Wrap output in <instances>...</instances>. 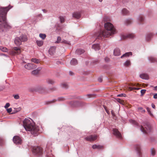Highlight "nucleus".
I'll use <instances>...</instances> for the list:
<instances>
[{
  "label": "nucleus",
  "mask_w": 157,
  "mask_h": 157,
  "mask_svg": "<svg viewBox=\"0 0 157 157\" xmlns=\"http://www.w3.org/2000/svg\"><path fill=\"white\" fill-rule=\"evenodd\" d=\"M104 26L105 29L100 30L98 33L95 34L94 36V38L103 40L116 33L115 29L113 25L110 22L105 23Z\"/></svg>",
  "instance_id": "obj_1"
},
{
  "label": "nucleus",
  "mask_w": 157,
  "mask_h": 157,
  "mask_svg": "<svg viewBox=\"0 0 157 157\" xmlns=\"http://www.w3.org/2000/svg\"><path fill=\"white\" fill-rule=\"evenodd\" d=\"M23 126L25 130L30 132L32 134L37 135L39 131V128L30 120L25 118L23 121Z\"/></svg>",
  "instance_id": "obj_2"
},
{
  "label": "nucleus",
  "mask_w": 157,
  "mask_h": 157,
  "mask_svg": "<svg viewBox=\"0 0 157 157\" xmlns=\"http://www.w3.org/2000/svg\"><path fill=\"white\" fill-rule=\"evenodd\" d=\"M12 7L10 5L8 6L0 7V20H6L7 13Z\"/></svg>",
  "instance_id": "obj_3"
},
{
  "label": "nucleus",
  "mask_w": 157,
  "mask_h": 157,
  "mask_svg": "<svg viewBox=\"0 0 157 157\" xmlns=\"http://www.w3.org/2000/svg\"><path fill=\"white\" fill-rule=\"evenodd\" d=\"M11 28V26L6 21V20H0V31L4 32L5 30Z\"/></svg>",
  "instance_id": "obj_4"
},
{
  "label": "nucleus",
  "mask_w": 157,
  "mask_h": 157,
  "mask_svg": "<svg viewBox=\"0 0 157 157\" xmlns=\"http://www.w3.org/2000/svg\"><path fill=\"white\" fill-rule=\"evenodd\" d=\"M151 129V125L148 123H146L143 126H141L140 128V130L144 134L150 132Z\"/></svg>",
  "instance_id": "obj_5"
},
{
  "label": "nucleus",
  "mask_w": 157,
  "mask_h": 157,
  "mask_svg": "<svg viewBox=\"0 0 157 157\" xmlns=\"http://www.w3.org/2000/svg\"><path fill=\"white\" fill-rule=\"evenodd\" d=\"M52 143L51 142H48L46 148L45 150V152L46 153L47 157H53V156L51 154Z\"/></svg>",
  "instance_id": "obj_6"
},
{
  "label": "nucleus",
  "mask_w": 157,
  "mask_h": 157,
  "mask_svg": "<svg viewBox=\"0 0 157 157\" xmlns=\"http://www.w3.org/2000/svg\"><path fill=\"white\" fill-rule=\"evenodd\" d=\"M33 153L38 156H40L42 154V149L39 147H35L33 148Z\"/></svg>",
  "instance_id": "obj_7"
},
{
  "label": "nucleus",
  "mask_w": 157,
  "mask_h": 157,
  "mask_svg": "<svg viewBox=\"0 0 157 157\" xmlns=\"http://www.w3.org/2000/svg\"><path fill=\"white\" fill-rule=\"evenodd\" d=\"M13 141L14 143L16 144H21L22 143V140L21 137L16 136L13 138Z\"/></svg>",
  "instance_id": "obj_8"
},
{
  "label": "nucleus",
  "mask_w": 157,
  "mask_h": 157,
  "mask_svg": "<svg viewBox=\"0 0 157 157\" xmlns=\"http://www.w3.org/2000/svg\"><path fill=\"white\" fill-rule=\"evenodd\" d=\"M25 69L31 70L35 69L36 68V65L34 64L30 63H28L25 65Z\"/></svg>",
  "instance_id": "obj_9"
},
{
  "label": "nucleus",
  "mask_w": 157,
  "mask_h": 157,
  "mask_svg": "<svg viewBox=\"0 0 157 157\" xmlns=\"http://www.w3.org/2000/svg\"><path fill=\"white\" fill-rule=\"evenodd\" d=\"M134 148L137 154L140 156L141 154V145L140 144H136L134 145Z\"/></svg>",
  "instance_id": "obj_10"
},
{
  "label": "nucleus",
  "mask_w": 157,
  "mask_h": 157,
  "mask_svg": "<svg viewBox=\"0 0 157 157\" xmlns=\"http://www.w3.org/2000/svg\"><path fill=\"white\" fill-rule=\"evenodd\" d=\"M97 138V136L96 135H91L89 136H87L85 138L86 140L89 141H92L96 140Z\"/></svg>",
  "instance_id": "obj_11"
},
{
  "label": "nucleus",
  "mask_w": 157,
  "mask_h": 157,
  "mask_svg": "<svg viewBox=\"0 0 157 157\" xmlns=\"http://www.w3.org/2000/svg\"><path fill=\"white\" fill-rule=\"evenodd\" d=\"M113 133L114 135L116 136L120 139H121L122 138V135L120 132L117 129H113Z\"/></svg>",
  "instance_id": "obj_12"
},
{
  "label": "nucleus",
  "mask_w": 157,
  "mask_h": 157,
  "mask_svg": "<svg viewBox=\"0 0 157 157\" xmlns=\"http://www.w3.org/2000/svg\"><path fill=\"white\" fill-rule=\"evenodd\" d=\"M72 16L74 18L78 19L81 17V12L78 11L72 13Z\"/></svg>",
  "instance_id": "obj_13"
},
{
  "label": "nucleus",
  "mask_w": 157,
  "mask_h": 157,
  "mask_svg": "<svg viewBox=\"0 0 157 157\" xmlns=\"http://www.w3.org/2000/svg\"><path fill=\"white\" fill-rule=\"evenodd\" d=\"M21 38L19 37H17L15 38L14 43L17 45H20L21 44Z\"/></svg>",
  "instance_id": "obj_14"
},
{
  "label": "nucleus",
  "mask_w": 157,
  "mask_h": 157,
  "mask_svg": "<svg viewBox=\"0 0 157 157\" xmlns=\"http://www.w3.org/2000/svg\"><path fill=\"white\" fill-rule=\"evenodd\" d=\"M56 48L54 47H51L48 50V52L49 54L52 55L55 52Z\"/></svg>",
  "instance_id": "obj_15"
},
{
  "label": "nucleus",
  "mask_w": 157,
  "mask_h": 157,
  "mask_svg": "<svg viewBox=\"0 0 157 157\" xmlns=\"http://www.w3.org/2000/svg\"><path fill=\"white\" fill-rule=\"evenodd\" d=\"M113 54L115 56H119L121 54L119 48H116L113 51Z\"/></svg>",
  "instance_id": "obj_16"
},
{
  "label": "nucleus",
  "mask_w": 157,
  "mask_h": 157,
  "mask_svg": "<svg viewBox=\"0 0 157 157\" xmlns=\"http://www.w3.org/2000/svg\"><path fill=\"white\" fill-rule=\"evenodd\" d=\"M92 147L93 149H100L103 148V146L100 145L94 144L93 145Z\"/></svg>",
  "instance_id": "obj_17"
},
{
  "label": "nucleus",
  "mask_w": 157,
  "mask_h": 157,
  "mask_svg": "<svg viewBox=\"0 0 157 157\" xmlns=\"http://www.w3.org/2000/svg\"><path fill=\"white\" fill-rule=\"evenodd\" d=\"M92 48L95 51L98 50L100 49V47L98 44H94L92 45Z\"/></svg>",
  "instance_id": "obj_18"
},
{
  "label": "nucleus",
  "mask_w": 157,
  "mask_h": 157,
  "mask_svg": "<svg viewBox=\"0 0 157 157\" xmlns=\"http://www.w3.org/2000/svg\"><path fill=\"white\" fill-rule=\"evenodd\" d=\"M129 11L126 9H123L121 11V13L123 15H125L128 14Z\"/></svg>",
  "instance_id": "obj_19"
},
{
  "label": "nucleus",
  "mask_w": 157,
  "mask_h": 157,
  "mask_svg": "<svg viewBox=\"0 0 157 157\" xmlns=\"http://www.w3.org/2000/svg\"><path fill=\"white\" fill-rule=\"evenodd\" d=\"M19 37L21 38V41L22 42L25 41L27 40L26 36L25 35H21Z\"/></svg>",
  "instance_id": "obj_20"
},
{
  "label": "nucleus",
  "mask_w": 157,
  "mask_h": 157,
  "mask_svg": "<svg viewBox=\"0 0 157 157\" xmlns=\"http://www.w3.org/2000/svg\"><path fill=\"white\" fill-rule=\"evenodd\" d=\"M140 77L143 79H147L148 78V75L146 74H141L140 75Z\"/></svg>",
  "instance_id": "obj_21"
},
{
  "label": "nucleus",
  "mask_w": 157,
  "mask_h": 157,
  "mask_svg": "<svg viewBox=\"0 0 157 157\" xmlns=\"http://www.w3.org/2000/svg\"><path fill=\"white\" fill-rule=\"evenodd\" d=\"M152 36L153 34L152 33L147 34L146 36L145 39L147 41H149Z\"/></svg>",
  "instance_id": "obj_22"
},
{
  "label": "nucleus",
  "mask_w": 157,
  "mask_h": 157,
  "mask_svg": "<svg viewBox=\"0 0 157 157\" xmlns=\"http://www.w3.org/2000/svg\"><path fill=\"white\" fill-rule=\"evenodd\" d=\"M41 70L40 68H38L36 69L33 70L31 72V74L33 75H36L38 74L39 71Z\"/></svg>",
  "instance_id": "obj_23"
},
{
  "label": "nucleus",
  "mask_w": 157,
  "mask_h": 157,
  "mask_svg": "<svg viewBox=\"0 0 157 157\" xmlns=\"http://www.w3.org/2000/svg\"><path fill=\"white\" fill-rule=\"evenodd\" d=\"M84 51L82 49H77L76 52L75 53L78 55H81L82 54L84 53Z\"/></svg>",
  "instance_id": "obj_24"
},
{
  "label": "nucleus",
  "mask_w": 157,
  "mask_h": 157,
  "mask_svg": "<svg viewBox=\"0 0 157 157\" xmlns=\"http://www.w3.org/2000/svg\"><path fill=\"white\" fill-rule=\"evenodd\" d=\"M13 49L16 52H14L15 54H19L21 52V49L20 48L18 47H14Z\"/></svg>",
  "instance_id": "obj_25"
},
{
  "label": "nucleus",
  "mask_w": 157,
  "mask_h": 157,
  "mask_svg": "<svg viewBox=\"0 0 157 157\" xmlns=\"http://www.w3.org/2000/svg\"><path fill=\"white\" fill-rule=\"evenodd\" d=\"M135 36L134 34L133 33H129L126 36V38H134Z\"/></svg>",
  "instance_id": "obj_26"
},
{
  "label": "nucleus",
  "mask_w": 157,
  "mask_h": 157,
  "mask_svg": "<svg viewBox=\"0 0 157 157\" xmlns=\"http://www.w3.org/2000/svg\"><path fill=\"white\" fill-rule=\"evenodd\" d=\"M132 55V53L131 52H126V53H125L124 54L122 55L121 57V58H123V57H128V56H129L130 55H131V56Z\"/></svg>",
  "instance_id": "obj_27"
},
{
  "label": "nucleus",
  "mask_w": 157,
  "mask_h": 157,
  "mask_svg": "<svg viewBox=\"0 0 157 157\" xmlns=\"http://www.w3.org/2000/svg\"><path fill=\"white\" fill-rule=\"evenodd\" d=\"M70 63L71 65H75L77 64V61L76 59L73 58L71 60Z\"/></svg>",
  "instance_id": "obj_28"
},
{
  "label": "nucleus",
  "mask_w": 157,
  "mask_h": 157,
  "mask_svg": "<svg viewBox=\"0 0 157 157\" xmlns=\"http://www.w3.org/2000/svg\"><path fill=\"white\" fill-rule=\"evenodd\" d=\"M43 41L42 40H36V43L38 46L40 47L42 46L43 44Z\"/></svg>",
  "instance_id": "obj_29"
},
{
  "label": "nucleus",
  "mask_w": 157,
  "mask_h": 157,
  "mask_svg": "<svg viewBox=\"0 0 157 157\" xmlns=\"http://www.w3.org/2000/svg\"><path fill=\"white\" fill-rule=\"evenodd\" d=\"M149 60L151 63H154L156 61V59L154 57L150 56L148 57Z\"/></svg>",
  "instance_id": "obj_30"
},
{
  "label": "nucleus",
  "mask_w": 157,
  "mask_h": 157,
  "mask_svg": "<svg viewBox=\"0 0 157 157\" xmlns=\"http://www.w3.org/2000/svg\"><path fill=\"white\" fill-rule=\"evenodd\" d=\"M131 65L130 61L129 60H128L126 61L124 63V66L128 67Z\"/></svg>",
  "instance_id": "obj_31"
},
{
  "label": "nucleus",
  "mask_w": 157,
  "mask_h": 157,
  "mask_svg": "<svg viewBox=\"0 0 157 157\" xmlns=\"http://www.w3.org/2000/svg\"><path fill=\"white\" fill-rule=\"evenodd\" d=\"M31 61L32 62L35 63H39V59L36 58H32L31 59Z\"/></svg>",
  "instance_id": "obj_32"
},
{
  "label": "nucleus",
  "mask_w": 157,
  "mask_h": 157,
  "mask_svg": "<svg viewBox=\"0 0 157 157\" xmlns=\"http://www.w3.org/2000/svg\"><path fill=\"white\" fill-rule=\"evenodd\" d=\"M39 36L42 39H44L46 37V35L45 34L40 33Z\"/></svg>",
  "instance_id": "obj_33"
},
{
  "label": "nucleus",
  "mask_w": 157,
  "mask_h": 157,
  "mask_svg": "<svg viewBox=\"0 0 157 157\" xmlns=\"http://www.w3.org/2000/svg\"><path fill=\"white\" fill-rule=\"evenodd\" d=\"M0 49L3 52H7L8 51V49L7 48L5 47H4L2 46L0 47Z\"/></svg>",
  "instance_id": "obj_34"
},
{
  "label": "nucleus",
  "mask_w": 157,
  "mask_h": 157,
  "mask_svg": "<svg viewBox=\"0 0 157 157\" xmlns=\"http://www.w3.org/2000/svg\"><path fill=\"white\" fill-rule=\"evenodd\" d=\"M129 122L132 124L134 125H137V122L134 120L131 119L129 120Z\"/></svg>",
  "instance_id": "obj_35"
},
{
  "label": "nucleus",
  "mask_w": 157,
  "mask_h": 157,
  "mask_svg": "<svg viewBox=\"0 0 157 157\" xmlns=\"http://www.w3.org/2000/svg\"><path fill=\"white\" fill-rule=\"evenodd\" d=\"M147 110L148 113L151 116H153V115L151 112V111L150 110L151 109L148 107H147Z\"/></svg>",
  "instance_id": "obj_36"
},
{
  "label": "nucleus",
  "mask_w": 157,
  "mask_h": 157,
  "mask_svg": "<svg viewBox=\"0 0 157 157\" xmlns=\"http://www.w3.org/2000/svg\"><path fill=\"white\" fill-rule=\"evenodd\" d=\"M151 155L153 156H154L155 155V149L153 148L151 149Z\"/></svg>",
  "instance_id": "obj_37"
},
{
  "label": "nucleus",
  "mask_w": 157,
  "mask_h": 157,
  "mask_svg": "<svg viewBox=\"0 0 157 157\" xmlns=\"http://www.w3.org/2000/svg\"><path fill=\"white\" fill-rule=\"evenodd\" d=\"M132 23L131 20H125V23L127 25L130 24Z\"/></svg>",
  "instance_id": "obj_38"
},
{
  "label": "nucleus",
  "mask_w": 157,
  "mask_h": 157,
  "mask_svg": "<svg viewBox=\"0 0 157 157\" xmlns=\"http://www.w3.org/2000/svg\"><path fill=\"white\" fill-rule=\"evenodd\" d=\"M47 82L49 84H53L54 83V82L52 80L49 79L47 81Z\"/></svg>",
  "instance_id": "obj_39"
},
{
  "label": "nucleus",
  "mask_w": 157,
  "mask_h": 157,
  "mask_svg": "<svg viewBox=\"0 0 157 157\" xmlns=\"http://www.w3.org/2000/svg\"><path fill=\"white\" fill-rule=\"evenodd\" d=\"M61 86L63 88H67L68 87L66 83H62L61 84Z\"/></svg>",
  "instance_id": "obj_40"
},
{
  "label": "nucleus",
  "mask_w": 157,
  "mask_h": 157,
  "mask_svg": "<svg viewBox=\"0 0 157 157\" xmlns=\"http://www.w3.org/2000/svg\"><path fill=\"white\" fill-rule=\"evenodd\" d=\"M61 41V38L60 37L58 36L57 38V40L56 42V43H59Z\"/></svg>",
  "instance_id": "obj_41"
},
{
  "label": "nucleus",
  "mask_w": 157,
  "mask_h": 157,
  "mask_svg": "<svg viewBox=\"0 0 157 157\" xmlns=\"http://www.w3.org/2000/svg\"><path fill=\"white\" fill-rule=\"evenodd\" d=\"M146 91V90L143 89L141 90L140 91L141 95H143L145 93Z\"/></svg>",
  "instance_id": "obj_42"
},
{
  "label": "nucleus",
  "mask_w": 157,
  "mask_h": 157,
  "mask_svg": "<svg viewBox=\"0 0 157 157\" xmlns=\"http://www.w3.org/2000/svg\"><path fill=\"white\" fill-rule=\"evenodd\" d=\"M62 43H64V44H70V43L69 42V41H67L66 40H63L61 42Z\"/></svg>",
  "instance_id": "obj_43"
},
{
  "label": "nucleus",
  "mask_w": 157,
  "mask_h": 157,
  "mask_svg": "<svg viewBox=\"0 0 157 157\" xmlns=\"http://www.w3.org/2000/svg\"><path fill=\"white\" fill-rule=\"evenodd\" d=\"M59 18L60 20H65L66 18V17L65 16H60L59 17Z\"/></svg>",
  "instance_id": "obj_44"
},
{
  "label": "nucleus",
  "mask_w": 157,
  "mask_h": 157,
  "mask_svg": "<svg viewBox=\"0 0 157 157\" xmlns=\"http://www.w3.org/2000/svg\"><path fill=\"white\" fill-rule=\"evenodd\" d=\"M144 19V16L142 15H141L139 16L138 20H143Z\"/></svg>",
  "instance_id": "obj_45"
},
{
  "label": "nucleus",
  "mask_w": 157,
  "mask_h": 157,
  "mask_svg": "<svg viewBox=\"0 0 157 157\" xmlns=\"http://www.w3.org/2000/svg\"><path fill=\"white\" fill-rule=\"evenodd\" d=\"M10 106V104L9 103H7L6 104L4 107L5 109H7Z\"/></svg>",
  "instance_id": "obj_46"
},
{
  "label": "nucleus",
  "mask_w": 157,
  "mask_h": 157,
  "mask_svg": "<svg viewBox=\"0 0 157 157\" xmlns=\"http://www.w3.org/2000/svg\"><path fill=\"white\" fill-rule=\"evenodd\" d=\"M110 19V18L109 17L105 15L104 17L103 20H109Z\"/></svg>",
  "instance_id": "obj_47"
},
{
  "label": "nucleus",
  "mask_w": 157,
  "mask_h": 157,
  "mask_svg": "<svg viewBox=\"0 0 157 157\" xmlns=\"http://www.w3.org/2000/svg\"><path fill=\"white\" fill-rule=\"evenodd\" d=\"M139 110H140L141 111V112L142 113H144L145 112V110L142 107L139 108Z\"/></svg>",
  "instance_id": "obj_48"
},
{
  "label": "nucleus",
  "mask_w": 157,
  "mask_h": 157,
  "mask_svg": "<svg viewBox=\"0 0 157 157\" xmlns=\"http://www.w3.org/2000/svg\"><path fill=\"white\" fill-rule=\"evenodd\" d=\"M14 98L16 99H18L19 98V96L17 94L14 95Z\"/></svg>",
  "instance_id": "obj_49"
},
{
  "label": "nucleus",
  "mask_w": 157,
  "mask_h": 157,
  "mask_svg": "<svg viewBox=\"0 0 157 157\" xmlns=\"http://www.w3.org/2000/svg\"><path fill=\"white\" fill-rule=\"evenodd\" d=\"M7 111L8 113H10L12 111V109L11 108H9V109H7Z\"/></svg>",
  "instance_id": "obj_50"
},
{
  "label": "nucleus",
  "mask_w": 157,
  "mask_h": 157,
  "mask_svg": "<svg viewBox=\"0 0 157 157\" xmlns=\"http://www.w3.org/2000/svg\"><path fill=\"white\" fill-rule=\"evenodd\" d=\"M3 140L0 137V145H2L3 143Z\"/></svg>",
  "instance_id": "obj_51"
},
{
  "label": "nucleus",
  "mask_w": 157,
  "mask_h": 157,
  "mask_svg": "<svg viewBox=\"0 0 157 157\" xmlns=\"http://www.w3.org/2000/svg\"><path fill=\"white\" fill-rule=\"evenodd\" d=\"M40 90H39L40 92L41 93H43L44 92V89L43 87H41L40 88Z\"/></svg>",
  "instance_id": "obj_52"
},
{
  "label": "nucleus",
  "mask_w": 157,
  "mask_h": 157,
  "mask_svg": "<svg viewBox=\"0 0 157 157\" xmlns=\"http://www.w3.org/2000/svg\"><path fill=\"white\" fill-rule=\"evenodd\" d=\"M20 110V108H19L18 109H16L14 113L13 112L12 113V114H13V113H17V112H18V111H19Z\"/></svg>",
  "instance_id": "obj_53"
},
{
  "label": "nucleus",
  "mask_w": 157,
  "mask_h": 157,
  "mask_svg": "<svg viewBox=\"0 0 157 157\" xmlns=\"http://www.w3.org/2000/svg\"><path fill=\"white\" fill-rule=\"evenodd\" d=\"M109 58L107 57H106L105 58V62H108L109 61Z\"/></svg>",
  "instance_id": "obj_54"
},
{
  "label": "nucleus",
  "mask_w": 157,
  "mask_h": 157,
  "mask_svg": "<svg viewBox=\"0 0 157 157\" xmlns=\"http://www.w3.org/2000/svg\"><path fill=\"white\" fill-rule=\"evenodd\" d=\"M98 81L99 82H102V78L101 77H100V78H98Z\"/></svg>",
  "instance_id": "obj_55"
},
{
  "label": "nucleus",
  "mask_w": 157,
  "mask_h": 157,
  "mask_svg": "<svg viewBox=\"0 0 157 157\" xmlns=\"http://www.w3.org/2000/svg\"><path fill=\"white\" fill-rule=\"evenodd\" d=\"M128 89L130 90H134V87H129L128 88Z\"/></svg>",
  "instance_id": "obj_56"
},
{
  "label": "nucleus",
  "mask_w": 157,
  "mask_h": 157,
  "mask_svg": "<svg viewBox=\"0 0 157 157\" xmlns=\"http://www.w3.org/2000/svg\"><path fill=\"white\" fill-rule=\"evenodd\" d=\"M153 98L155 99L157 98V93L155 94L153 96Z\"/></svg>",
  "instance_id": "obj_57"
},
{
  "label": "nucleus",
  "mask_w": 157,
  "mask_h": 157,
  "mask_svg": "<svg viewBox=\"0 0 157 157\" xmlns=\"http://www.w3.org/2000/svg\"><path fill=\"white\" fill-rule=\"evenodd\" d=\"M111 114H112V115H113V116H115V115L113 111V110H112V111H111Z\"/></svg>",
  "instance_id": "obj_58"
},
{
  "label": "nucleus",
  "mask_w": 157,
  "mask_h": 157,
  "mask_svg": "<svg viewBox=\"0 0 157 157\" xmlns=\"http://www.w3.org/2000/svg\"><path fill=\"white\" fill-rule=\"evenodd\" d=\"M69 74L71 75H74V73L72 71H70L69 72Z\"/></svg>",
  "instance_id": "obj_59"
},
{
  "label": "nucleus",
  "mask_w": 157,
  "mask_h": 157,
  "mask_svg": "<svg viewBox=\"0 0 157 157\" xmlns=\"http://www.w3.org/2000/svg\"><path fill=\"white\" fill-rule=\"evenodd\" d=\"M124 95H125V94H119V95H118V96L121 97V96H123Z\"/></svg>",
  "instance_id": "obj_60"
},
{
  "label": "nucleus",
  "mask_w": 157,
  "mask_h": 157,
  "mask_svg": "<svg viewBox=\"0 0 157 157\" xmlns=\"http://www.w3.org/2000/svg\"><path fill=\"white\" fill-rule=\"evenodd\" d=\"M151 106L152 108L154 109L155 108V105L153 103L151 104Z\"/></svg>",
  "instance_id": "obj_61"
},
{
  "label": "nucleus",
  "mask_w": 157,
  "mask_h": 157,
  "mask_svg": "<svg viewBox=\"0 0 157 157\" xmlns=\"http://www.w3.org/2000/svg\"><path fill=\"white\" fill-rule=\"evenodd\" d=\"M42 11L44 13H46L47 12V10L45 9L42 10Z\"/></svg>",
  "instance_id": "obj_62"
},
{
  "label": "nucleus",
  "mask_w": 157,
  "mask_h": 157,
  "mask_svg": "<svg viewBox=\"0 0 157 157\" xmlns=\"http://www.w3.org/2000/svg\"><path fill=\"white\" fill-rule=\"evenodd\" d=\"M56 63L58 64H61V63L60 62V61H58L56 62Z\"/></svg>",
  "instance_id": "obj_63"
},
{
  "label": "nucleus",
  "mask_w": 157,
  "mask_h": 157,
  "mask_svg": "<svg viewBox=\"0 0 157 157\" xmlns=\"http://www.w3.org/2000/svg\"><path fill=\"white\" fill-rule=\"evenodd\" d=\"M59 100L60 101L63 100V98H59Z\"/></svg>",
  "instance_id": "obj_64"
}]
</instances>
